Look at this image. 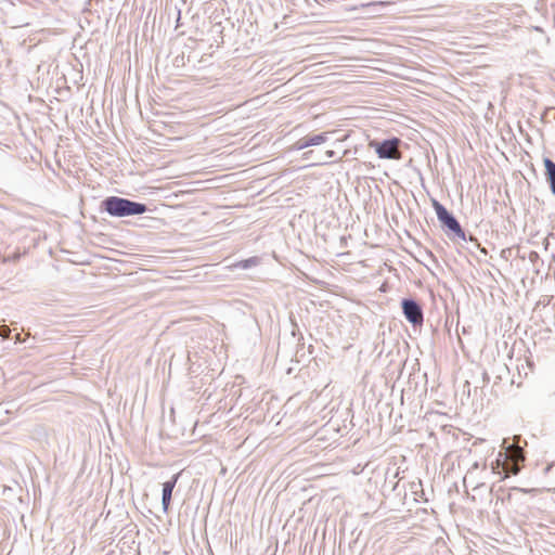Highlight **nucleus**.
<instances>
[{
	"label": "nucleus",
	"mask_w": 555,
	"mask_h": 555,
	"mask_svg": "<svg viewBox=\"0 0 555 555\" xmlns=\"http://www.w3.org/2000/svg\"><path fill=\"white\" fill-rule=\"evenodd\" d=\"M402 312L405 319L413 325H422L424 313L421 305L412 298H404L401 301Z\"/></svg>",
	"instance_id": "obj_4"
},
{
	"label": "nucleus",
	"mask_w": 555,
	"mask_h": 555,
	"mask_svg": "<svg viewBox=\"0 0 555 555\" xmlns=\"http://www.w3.org/2000/svg\"><path fill=\"white\" fill-rule=\"evenodd\" d=\"M315 164L322 165V164H326V162L324 159H319L318 162H315Z\"/></svg>",
	"instance_id": "obj_16"
},
{
	"label": "nucleus",
	"mask_w": 555,
	"mask_h": 555,
	"mask_svg": "<svg viewBox=\"0 0 555 555\" xmlns=\"http://www.w3.org/2000/svg\"><path fill=\"white\" fill-rule=\"evenodd\" d=\"M257 263H258V259L256 257H251V258H248V259L237 262L235 264V267L241 268V269H248V268L256 266Z\"/></svg>",
	"instance_id": "obj_11"
},
{
	"label": "nucleus",
	"mask_w": 555,
	"mask_h": 555,
	"mask_svg": "<svg viewBox=\"0 0 555 555\" xmlns=\"http://www.w3.org/2000/svg\"><path fill=\"white\" fill-rule=\"evenodd\" d=\"M543 163L546 181L550 184L552 193L555 195V163L550 158H544Z\"/></svg>",
	"instance_id": "obj_7"
},
{
	"label": "nucleus",
	"mask_w": 555,
	"mask_h": 555,
	"mask_svg": "<svg viewBox=\"0 0 555 555\" xmlns=\"http://www.w3.org/2000/svg\"><path fill=\"white\" fill-rule=\"evenodd\" d=\"M101 207L113 217L137 216L147 211L145 204L118 196L106 197L102 202Z\"/></svg>",
	"instance_id": "obj_1"
},
{
	"label": "nucleus",
	"mask_w": 555,
	"mask_h": 555,
	"mask_svg": "<svg viewBox=\"0 0 555 555\" xmlns=\"http://www.w3.org/2000/svg\"><path fill=\"white\" fill-rule=\"evenodd\" d=\"M521 436H515L514 442L509 446H505L506 439L503 441V447L505 448L507 453V461H514L516 463H522L526 460L525 451L520 447Z\"/></svg>",
	"instance_id": "obj_5"
},
{
	"label": "nucleus",
	"mask_w": 555,
	"mask_h": 555,
	"mask_svg": "<svg viewBox=\"0 0 555 555\" xmlns=\"http://www.w3.org/2000/svg\"><path fill=\"white\" fill-rule=\"evenodd\" d=\"M325 156H326V158H332V157L336 156V153L333 150H328L325 152Z\"/></svg>",
	"instance_id": "obj_14"
},
{
	"label": "nucleus",
	"mask_w": 555,
	"mask_h": 555,
	"mask_svg": "<svg viewBox=\"0 0 555 555\" xmlns=\"http://www.w3.org/2000/svg\"><path fill=\"white\" fill-rule=\"evenodd\" d=\"M309 146H310V142H309L308 135L299 139L295 144L296 150H304Z\"/></svg>",
	"instance_id": "obj_12"
},
{
	"label": "nucleus",
	"mask_w": 555,
	"mask_h": 555,
	"mask_svg": "<svg viewBox=\"0 0 555 555\" xmlns=\"http://www.w3.org/2000/svg\"><path fill=\"white\" fill-rule=\"evenodd\" d=\"M308 138H309V142H310V146L320 145L327 141V133L324 132V133H319V134H312V135H308Z\"/></svg>",
	"instance_id": "obj_10"
},
{
	"label": "nucleus",
	"mask_w": 555,
	"mask_h": 555,
	"mask_svg": "<svg viewBox=\"0 0 555 555\" xmlns=\"http://www.w3.org/2000/svg\"><path fill=\"white\" fill-rule=\"evenodd\" d=\"M521 470V464L520 463H516L514 461H507L506 462V465H505V468H504V476L502 477L503 479L507 478L509 475H518Z\"/></svg>",
	"instance_id": "obj_8"
},
{
	"label": "nucleus",
	"mask_w": 555,
	"mask_h": 555,
	"mask_svg": "<svg viewBox=\"0 0 555 555\" xmlns=\"http://www.w3.org/2000/svg\"><path fill=\"white\" fill-rule=\"evenodd\" d=\"M312 154H313V152H312V151L305 152V153H304V155H302V156H304V159H306V160L311 159V155H312Z\"/></svg>",
	"instance_id": "obj_15"
},
{
	"label": "nucleus",
	"mask_w": 555,
	"mask_h": 555,
	"mask_svg": "<svg viewBox=\"0 0 555 555\" xmlns=\"http://www.w3.org/2000/svg\"><path fill=\"white\" fill-rule=\"evenodd\" d=\"M180 474H176L171 477L170 480L163 483V493H162V505L164 512H167L171 502L172 491L177 485Z\"/></svg>",
	"instance_id": "obj_6"
},
{
	"label": "nucleus",
	"mask_w": 555,
	"mask_h": 555,
	"mask_svg": "<svg viewBox=\"0 0 555 555\" xmlns=\"http://www.w3.org/2000/svg\"><path fill=\"white\" fill-rule=\"evenodd\" d=\"M401 140L391 138L382 142L371 141L370 146L373 147L379 158L383 159H400L401 152L399 150Z\"/></svg>",
	"instance_id": "obj_3"
},
{
	"label": "nucleus",
	"mask_w": 555,
	"mask_h": 555,
	"mask_svg": "<svg viewBox=\"0 0 555 555\" xmlns=\"http://www.w3.org/2000/svg\"><path fill=\"white\" fill-rule=\"evenodd\" d=\"M506 462H507V453L500 451L495 462L492 463L493 473L500 474L499 468H502L504 470Z\"/></svg>",
	"instance_id": "obj_9"
},
{
	"label": "nucleus",
	"mask_w": 555,
	"mask_h": 555,
	"mask_svg": "<svg viewBox=\"0 0 555 555\" xmlns=\"http://www.w3.org/2000/svg\"><path fill=\"white\" fill-rule=\"evenodd\" d=\"M438 220L457 238L466 241V235L457 219L438 201L433 203Z\"/></svg>",
	"instance_id": "obj_2"
},
{
	"label": "nucleus",
	"mask_w": 555,
	"mask_h": 555,
	"mask_svg": "<svg viewBox=\"0 0 555 555\" xmlns=\"http://www.w3.org/2000/svg\"><path fill=\"white\" fill-rule=\"evenodd\" d=\"M11 333V330L8 326H0V335L4 338H8Z\"/></svg>",
	"instance_id": "obj_13"
}]
</instances>
